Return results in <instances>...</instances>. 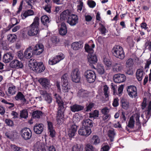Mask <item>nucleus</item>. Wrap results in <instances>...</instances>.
<instances>
[{
    "label": "nucleus",
    "instance_id": "obj_1",
    "mask_svg": "<svg viewBox=\"0 0 151 151\" xmlns=\"http://www.w3.org/2000/svg\"><path fill=\"white\" fill-rule=\"evenodd\" d=\"M56 100V102L58 104L57 113L56 114V120L57 124H61L64 122V113L66 109L64 106L63 102L60 100L61 97L57 93L54 95Z\"/></svg>",
    "mask_w": 151,
    "mask_h": 151
},
{
    "label": "nucleus",
    "instance_id": "obj_2",
    "mask_svg": "<svg viewBox=\"0 0 151 151\" xmlns=\"http://www.w3.org/2000/svg\"><path fill=\"white\" fill-rule=\"evenodd\" d=\"M60 17L62 20H66L67 22L71 26L75 25L78 23L77 16L72 14L68 10L63 12L60 15Z\"/></svg>",
    "mask_w": 151,
    "mask_h": 151
},
{
    "label": "nucleus",
    "instance_id": "obj_3",
    "mask_svg": "<svg viewBox=\"0 0 151 151\" xmlns=\"http://www.w3.org/2000/svg\"><path fill=\"white\" fill-rule=\"evenodd\" d=\"M40 18L39 17H35L32 23L28 27L27 34L30 36L37 35L39 32Z\"/></svg>",
    "mask_w": 151,
    "mask_h": 151
},
{
    "label": "nucleus",
    "instance_id": "obj_4",
    "mask_svg": "<svg viewBox=\"0 0 151 151\" xmlns=\"http://www.w3.org/2000/svg\"><path fill=\"white\" fill-rule=\"evenodd\" d=\"M112 52L114 55L117 58L122 60L124 58V53L123 49L119 45H116L114 47Z\"/></svg>",
    "mask_w": 151,
    "mask_h": 151
},
{
    "label": "nucleus",
    "instance_id": "obj_5",
    "mask_svg": "<svg viewBox=\"0 0 151 151\" xmlns=\"http://www.w3.org/2000/svg\"><path fill=\"white\" fill-rule=\"evenodd\" d=\"M84 76L86 81L89 83H93L95 80L96 75L92 70H88L84 73Z\"/></svg>",
    "mask_w": 151,
    "mask_h": 151
},
{
    "label": "nucleus",
    "instance_id": "obj_6",
    "mask_svg": "<svg viewBox=\"0 0 151 151\" xmlns=\"http://www.w3.org/2000/svg\"><path fill=\"white\" fill-rule=\"evenodd\" d=\"M81 73L78 68H76L73 69L71 74L72 80L76 83H79L81 79Z\"/></svg>",
    "mask_w": 151,
    "mask_h": 151
},
{
    "label": "nucleus",
    "instance_id": "obj_7",
    "mask_svg": "<svg viewBox=\"0 0 151 151\" xmlns=\"http://www.w3.org/2000/svg\"><path fill=\"white\" fill-rule=\"evenodd\" d=\"M21 137L25 140L30 139L32 136V132L30 129L25 127L22 129L20 132Z\"/></svg>",
    "mask_w": 151,
    "mask_h": 151
},
{
    "label": "nucleus",
    "instance_id": "obj_8",
    "mask_svg": "<svg viewBox=\"0 0 151 151\" xmlns=\"http://www.w3.org/2000/svg\"><path fill=\"white\" fill-rule=\"evenodd\" d=\"M36 61L33 62L32 70L37 73H40L43 72L45 69L43 63L42 62L37 63Z\"/></svg>",
    "mask_w": 151,
    "mask_h": 151
},
{
    "label": "nucleus",
    "instance_id": "obj_9",
    "mask_svg": "<svg viewBox=\"0 0 151 151\" xmlns=\"http://www.w3.org/2000/svg\"><path fill=\"white\" fill-rule=\"evenodd\" d=\"M64 58V55L63 53L58 54L55 57L50 58L49 60V63L51 65L55 64L63 59Z\"/></svg>",
    "mask_w": 151,
    "mask_h": 151
},
{
    "label": "nucleus",
    "instance_id": "obj_10",
    "mask_svg": "<svg viewBox=\"0 0 151 151\" xmlns=\"http://www.w3.org/2000/svg\"><path fill=\"white\" fill-rule=\"evenodd\" d=\"M127 90L128 94L130 97L135 98L137 96V89L136 86H129L127 87Z\"/></svg>",
    "mask_w": 151,
    "mask_h": 151
},
{
    "label": "nucleus",
    "instance_id": "obj_11",
    "mask_svg": "<svg viewBox=\"0 0 151 151\" xmlns=\"http://www.w3.org/2000/svg\"><path fill=\"white\" fill-rule=\"evenodd\" d=\"M78 133L80 135L87 137L91 134V129L86 128L82 125L79 129Z\"/></svg>",
    "mask_w": 151,
    "mask_h": 151
},
{
    "label": "nucleus",
    "instance_id": "obj_12",
    "mask_svg": "<svg viewBox=\"0 0 151 151\" xmlns=\"http://www.w3.org/2000/svg\"><path fill=\"white\" fill-rule=\"evenodd\" d=\"M44 47L43 45L41 44H37L34 47L32 51L34 55H40L43 51Z\"/></svg>",
    "mask_w": 151,
    "mask_h": 151
},
{
    "label": "nucleus",
    "instance_id": "obj_13",
    "mask_svg": "<svg viewBox=\"0 0 151 151\" xmlns=\"http://www.w3.org/2000/svg\"><path fill=\"white\" fill-rule=\"evenodd\" d=\"M126 79V77L124 74H118L114 75L113 80L116 83H120L124 81Z\"/></svg>",
    "mask_w": 151,
    "mask_h": 151
},
{
    "label": "nucleus",
    "instance_id": "obj_14",
    "mask_svg": "<svg viewBox=\"0 0 151 151\" xmlns=\"http://www.w3.org/2000/svg\"><path fill=\"white\" fill-rule=\"evenodd\" d=\"M11 68L16 69L22 68L23 65L21 62L17 59L13 60L10 64Z\"/></svg>",
    "mask_w": 151,
    "mask_h": 151
},
{
    "label": "nucleus",
    "instance_id": "obj_15",
    "mask_svg": "<svg viewBox=\"0 0 151 151\" xmlns=\"http://www.w3.org/2000/svg\"><path fill=\"white\" fill-rule=\"evenodd\" d=\"M24 61L26 59H29L30 58L34 55L32 51V48L31 46H29L28 47L25 51L24 52Z\"/></svg>",
    "mask_w": 151,
    "mask_h": 151
},
{
    "label": "nucleus",
    "instance_id": "obj_16",
    "mask_svg": "<svg viewBox=\"0 0 151 151\" xmlns=\"http://www.w3.org/2000/svg\"><path fill=\"white\" fill-rule=\"evenodd\" d=\"M135 122L134 116H131L128 122V124L125 128V129L127 131L129 132V133L132 132L129 129V128L131 129L134 128Z\"/></svg>",
    "mask_w": 151,
    "mask_h": 151
},
{
    "label": "nucleus",
    "instance_id": "obj_17",
    "mask_svg": "<svg viewBox=\"0 0 151 151\" xmlns=\"http://www.w3.org/2000/svg\"><path fill=\"white\" fill-rule=\"evenodd\" d=\"M34 132L37 134H40L43 130V125L42 124H36L34 127Z\"/></svg>",
    "mask_w": 151,
    "mask_h": 151
},
{
    "label": "nucleus",
    "instance_id": "obj_18",
    "mask_svg": "<svg viewBox=\"0 0 151 151\" xmlns=\"http://www.w3.org/2000/svg\"><path fill=\"white\" fill-rule=\"evenodd\" d=\"M121 106L123 109L125 110H127L130 107L129 102L126 99L123 98L120 101Z\"/></svg>",
    "mask_w": 151,
    "mask_h": 151
},
{
    "label": "nucleus",
    "instance_id": "obj_19",
    "mask_svg": "<svg viewBox=\"0 0 151 151\" xmlns=\"http://www.w3.org/2000/svg\"><path fill=\"white\" fill-rule=\"evenodd\" d=\"M70 110L72 112H78L83 110L84 107L83 106L75 104L70 106Z\"/></svg>",
    "mask_w": 151,
    "mask_h": 151
},
{
    "label": "nucleus",
    "instance_id": "obj_20",
    "mask_svg": "<svg viewBox=\"0 0 151 151\" xmlns=\"http://www.w3.org/2000/svg\"><path fill=\"white\" fill-rule=\"evenodd\" d=\"M93 121L89 119L83 120L82 122V125L88 129L91 128L93 126Z\"/></svg>",
    "mask_w": 151,
    "mask_h": 151
},
{
    "label": "nucleus",
    "instance_id": "obj_21",
    "mask_svg": "<svg viewBox=\"0 0 151 151\" xmlns=\"http://www.w3.org/2000/svg\"><path fill=\"white\" fill-rule=\"evenodd\" d=\"M88 62L91 64H95L97 62V58L96 56L94 53L88 54Z\"/></svg>",
    "mask_w": 151,
    "mask_h": 151
},
{
    "label": "nucleus",
    "instance_id": "obj_22",
    "mask_svg": "<svg viewBox=\"0 0 151 151\" xmlns=\"http://www.w3.org/2000/svg\"><path fill=\"white\" fill-rule=\"evenodd\" d=\"M39 81L42 86L46 89L50 86V81L46 78H41L39 80Z\"/></svg>",
    "mask_w": 151,
    "mask_h": 151
},
{
    "label": "nucleus",
    "instance_id": "obj_23",
    "mask_svg": "<svg viewBox=\"0 0 151 151\" xmlns=\"http://www.w3.org/2000/svg\"><path fill=\"white\" fill-rule=\"evenodd\" d=\"M67 33V28L65 23L63 22L61 23V27L59 30V33L61 35H64Z\"/></svg>",
    "mask_w": 151,
    "mask_h": 151
},
{
    "label": "nucleus",
    "instance_id": "obj_24",
    "mask_svg": "<svg viewBox=\"0 0 151 151\" xmlns=\"http://www.w3.org/2000/svg\"><path fill=\"white\" fill-rule=\"evenodd\" d=\"M13 56L11 53L9 52L5 54L3 58V61L5 63L9 62L13 59Z\"/></svg>",
    "mask_w": 151,
    "mask_h": 151
},
{
    "label": "nucleus",
    "instance_id": "obj_25",
    "mask_svg": "<svg viewBox=\"0 0 151 151\" xmlns=\"http://www.w3.org/2000/svg\"><path fill=\"white\" fill-rule=\"evenodd\" d=\"M83 46V43L81 41L75 42L72 44V48L74 50H77L82 48Z\"/></svg>",
    "mask_w": 151,
    "mask_h": 151
},
{
    "label": "nucleus",
    "instance_id": "obj_26",
    "mask_svg": "<svg viewBox=\"0 0 151 151\" xmlns=\"http://www.w3.org/2000/svg\"><path fill=\"white\" fill-rule=\"evenodd\" d=\"M16 100H20L22 101L23 103H25L26 102V99L25 98L24 95L21 92H19L15 97Z\"/></svg>",
    "mask_w": 151,
    "mask_h": 151
},
{
    "label": "nucleus",
    "instance_id": "obj_27",
    "mask_svg": "<svg viewBox=\"0 0 151 151\" xmlns=\"http://www.w3.org/2000/svg\"><path fill=\"white\" fill-rule=\"evenodd\" d=\"M42 23L45 26L48 27V24L50 22L49 17L46 15L42 16L41 17Z\"/></svg>",
    "mask_w": 151,
    "mask_h": 151
},
{
    "label": "nucleus",
    "instance_id": "obj_28",
    "mask_svg": "<svg viewBox=\"0 0 151 151\" xmlns=\"http://www.w3.org/2000/svg\"><path fill=\"white\" fill-rule=\"evenodd\" d=\"M123 68V65L121 64L116 63L114 65L113 70L114 72L120 71Z\"/></svg>",
    "mask_w": 151,
    "mask_h": 151
},
{
    "label": "nucleus",
    "instance_id": "obj_29",
    "mask_svg": "<svg viewBox=\"0 0 151 151\" xmlns=\"http://www.w3.org/2000/svg\"><path fill=\"white\" fill-rule=\"evenodd\" d=\"M68 76L67 73L63 74L61 77V82L62 85H64L65 86L68 85Z\"/></svg>",
    "mask_w": 151,
    "mask_h": 151
},
{
    "label": "nucleus",
    "instance_id": "obj_30",
    "mask_svg": "<svg viewBox=\"0 0 151 151\" xmlns=\"http://www.w3.org/2000/svg\"><path fill=\"white\" fill-rule=\"evenodd\" d=\"M143 73L142 69L140 68L137 70L136 72V76L139 81H141L142 80Z\"/></svg>",
    "mask_w": 151,
    "mask_h": 151
},
{
    "label": "nucleus",
    "instance_id": "obj_31",
    "mask_svg": "<svg viewBox=\"0 0 151 151\" xmlns=\"http://www.w3.org/2000/svg\"><path fill=\"white\" fill-rule=\"evenodd\" d=\"M17 39V36L15 34H10L7 36V39L8 41L10 42L13 43Z\"/></svg>",
    "mask_w": 151,
    "mask_h": 151
},
{
    "label": "nucleus",
    "instance_id": "obj_32",
    "mask_svg": "<svg viewBox=\"0 0 151 151\" xmlns=\"http://www.w3.org/2000/svg\"><path fill=\"white\" fill-rule=\"evenodd\" d=\"M115 133L114 130H109L108 132V136L111 142L114 141Z\"/></svg>",
    "mask_w": 151,
    "mask_h": 151
},
{
    "label": "nucleus",
    "instance_id": "obj_33",
    "mask_svg": "<svg viewBox=\"0 0 151 151\" xmlns=\"http://www.w3.org/2000/svg\"><path fill=\"white\" fill-rule=\"evenodd\" d=\"M34 11L31 9H28L23 14V16L24 18L22 17L23 19H24L28 16L33 15L34 14Z\"/></svg>",
    "mask_w": 151,
    "mask_h": 151
},
{
    "label": "nucleus",
    "instance_id": "obj_34",
    "mask_svg": "<svg viewBox=\"0 0 151 151\" xmlns=\"http://www.w3.org/2000/svg\"><path fill=\"white\" fill-rule=\"evenodd\" d=\"M42 114V112L40 111L36 110L32 112V116L33 118H40Z\"/></svg>",
    "mask_w": 151,
    "mask_h": 151
},
{
    "label": "nucleus",
    "instance_id": "obj_35",
    "mask_svg": "<svg viewBox=\"0 0 151 151\" xmlns=\"http://www.w3.org/2000/svg\"><path fill=\"white\" fill-rule=\"evenodd\" d=\"M1 101L4 103L8 105V106H6V107H7L8 109L11 110H14L13 107L14 106V104L10 102H9L4 99H3L1 100Z\"/></svg>",
    "mask_w": 151,
    "mask_h": 151
},
{
    "label": "nucleus",
    "instance_id": "obj_36",
    "mask_svg": "<svg viewBox=\"0 0 151 151\" xmlns=\"http://www.w3.org/2000/svg\"><path fill=\"white\" fill-rule=\"evenodd\" d=\"M101 26L99 28V30L100 31L101 34L104 35H106V33L108 31L106 28L102 24H100Z\"/></svg>",
    "mask_w": 151,
    "mask_h": 151
},
{
    "label": "nucleus",
    "instance_id": "obj_37",
    "mask_svg": "<svg viewBox=\"0 0 151 151\" xmlns=\"http://www.w3.org/2000/svg\"><path fill=\"white\" fill-rule=\"evenodd\" d=\"M96 69L98 73L100 75L103 74L104 72V67L102 65H98Z\"/></svg>",
    "mask_w": 151,
    "mask_h": 151
},
{
    "label": "nucleus",
    "instance_id": "obj_38",
    "mask_svg": "<svg viewBox=\"0 0 151 151\" xmlns=\"http://www.w3.org/2000/svg\"><path fill=\"white\" fill-rule=\"evenodd\" d=\"M28 113L26 109H23L20 112V116L21 118L26 119L28 116Z\"/></svg>",
    "mask_w": 151,
    "mask_h": 151
},
{
    "label": "nucleus",
    "instance_id": "obj_39",
    "mask_svg": "<svg viewBox=\"0 0 151 151\" xmlns=\"http://www.w3.org/2000/svg\"><path fill=\"white\" fill-rule=\"evenodd\" d=\"M7 138L11 139H13L14 137V132L12 131L6 132L5 134Z\"/></svg>",
    "mask_w": 151,
    "mask_h": 151
},
{
    "label": "nucleus",
    "instance_id": "obj_40",
    "mask_svg": "<svg viewBox=\"0 0 151 151\" xmlns=\"http://www.w3.org/2000/svg\"><path fill=\"white\" fill-rule=\"evenodd\" d=\"M92 142L93 145H96L100 142V139L98 136L94 135L92 138Z\"/></svg>",
    "mask_w": 151,
    "mask_h": 151
},
{
    "label": "nucleus",
    "instance_id": "obj_41",
    "mask_svg": "<svg viewBox=\"0 0 151 151\" xmlns=\"http://www.w3.org/2000/svg\"><path fill=\"white\" fill-rule=\"evenodd\" d=\"M85 49L86 51L89 54L93 53V50L91 47L88 44H86L85 46Z\"/></svg>",
    "mask_w": 151,
    "mask_h": 151
},
{
    "label": "nucleus",
    "instance_id": "obj_42",
    "mask_svg": "<svg viewBox=\"0 0 151 151\" xmlns=\"http://www.w3.org/2000/svg\"><path fill=\"white\" fill-rule=\"evenodd\" d=\"M82 150L81 146L77 144L73 146L72 148V151H82Z\"/></svg>",
    "mask_w": 151,
    "mask_h": 151
},
{
    "label": "nucleus",
    "instance_id": "obj_43",
    "mask_svg": "<svg viewBox=\"0 0 151 151\" xmlns=\"http://www.w3.org/2000/svg\"><path fill=\"white\" fill-rule=\"evenodd\" d=\"M134 64L133 60L131 58L129 59L126 62V65L128 67H131L133 66Z\"/></svg>",
    "mask_w": 151,
    "mask_h": 151
},
{
    "label": "nucleus",
    "instance_id": "obj_44",
    "mask_svg": "<svg viewBox=\"0 0 151 151\" xmlns=\"http://www.w3.org/2000/svg\"><path fill=\"white\" fill-rule=\"evenodd\" d=\"M79 4L77 6V11L78 12H80L82 10L83 6V3L82 1L80 0L79 2Z\"/></svg>",
    "mask_w": 151,
    "mask_h": 151
},
{
    "label": "nucleus",
    "instance_id": "obj_45",
    "mask_svg": "<svg viewBox=\"0 0 151 151\" xmlns=\"http://www.w3.org/2000/svg\"><path fill=\"white\" fill-rule=\"evenodd\" d=\"M87 4L90 8H93L96 5V2L92 0H88Z\"/></svg>",
    "mask_w": 151,
    "mask_h": 151
},
{
    "label": "nucleus",
    "instance_id": "obj_46",
    "mask_svg": "<svg viewBox=\"0 0 151 151\" xmlns=\"http://www.w3.org/2000/svg\"><path fill=\"white\" fill-rule=\"evenodd\" d=\"M85 151H94L93 146L90 144H86L85 147Z\"/></svg>",
    "mask_w": 151,
    "mask_h": 151
},
{
    "label": "nucleus",
    "instance_id": "obj_47",
    "mask_svg": "<svg viewBox=\"0 0 151 151\" xmlns=\"http://www.w3.org/2000/svg\"><path fill=\"white\" fill-rule=\"evenodd\" d=\"M103 61L105 65L108 67H110L111 65V62L110 61L109 59L107 58L106 57L104 58Z\"/></svg>",
    "mask_w": 151,
    "mask_h": 151
},
{
    "label": "nucleus",
    "instance_id": "obj_48",
    "mask_svg": "<svg viewBox=\"0 0 151 151\" xmlns=\"http://www.w3.org/2000/svg\"><path fill=\"white\" fill-rule=\"evenodd\" d=\"M5 122L7 126L9 127H12L14 126L13 122L9 119H6Z\"/></svg>",
    "mask_w": 151,
    "mask_h": 151
},
{
    "label": "nucleus",
    "instance_id": "obj_49",
    "mask_svg": "<svg viewBox=\"0 0 151 151\" xmlns=\"http://www.w3.org/2000/svg\"><path fill=\"white\" fill-rule=\"evenodd\" d=\"M15 86H13L9 87L8 89V91L9 94H14L15 93Z\"/></svg>",
    "mask_w": 151,
    "mask_h": 151
},
{
    "label": "nucleus",
    "instance_id": "obj_50",
    "mask_svg": "<svg viewBox=\"0 0 151 151\" xmlns=\"http://www.w3.org/2000/svg\"><path fill=\"white\" fill-rule=\"evenodd\" d=\"M99 115V111L97 110H95L92 113H90L89 117L91 118L98 117Z\"/></svg>",
    "mask_w": 151,
    "mask_h": 151
},
{
    "label": "nucleus",
    "instance_id": "obj_51",
    "mask_svg": "<svg viewBox=\"0 0 151 151\" xmlns=\"http://www.w3.org/2000/svg\"><path fill=\"white\" fill-rule=\"evenodd\" d=\"M50 40L52 43L54 44H56L59 42V39L55 36H52L50 38Z\"/></svg>",
    "mask_w": 151,
    "mask_h": 151
},
{
    "label": "nucleus",
    "instance_id": "obj_52",
    "mask_svg": "<svg viewBox=\"0 0 151 151\" xmlns=\"http://www.w3.org/2000/svg\"><path fill=\"white\" fill-rule=\"evenodd\" d=\"M11 147L14 151H22V149L21 147L17 146L15 145H11Z\"/></svg>",
    "mask_w": 151,
    "mask_h": 151
},
{
    "label": "nucleus",
    "instance_id": "obj_53",
    "mask_svg": "<svg viewBox=\"0 0 151 151\" xmlns=\"http://www.w3.org/2000/svg\"><path fill=\"white\" fill-rule=\"evenodd\" d=\"M17 56L18 58L21 60L24 61V54H23L22 51H19L17 52Z\"/></svg>",
    "mask_w": 151,
    "mask_h": 151
},
{
    "label": "nucleus",
    "instance_id": "obj_54",
    "mask_svg": "<svg viewBox=\"0 0 151 151\" xmlns=\"http://www.w3.org/2000/svg\"><path fill=\"white\" fill-rule=\"evenodd\" d=\"M151 64V54L150 58L146 61V63L145 64V69L149 68L150 65Z\"/></svg>",
    "mask_w": 151,
    "mask_h": 151
},
{
    "label": "nucleus",
    "instance_id": "obj_55",
    "mask_svg": "<svg viewBox=\"0 0 151 151\" xmlns=\"http://www.w3.org/2000/svg\"><path fill=\"white\" fill-rule=\"evenodd\" d=\"M119 99L118 98H116L114 99L112 103V105L114 107H116L119 106Z\"/></svg>",
    "mask_w": 151,
    "mask_h": 151
},
{
    "label": "nucleus",
    "instance_id": "obj_56",
    "mask_svg": "<svg viewBox=\"0 0 151 151\" xmlns=\"http://www.w3.org/2000/svg\"><path fill=\"white\" fill-rule=\"evenodd\" d=\"M125 112L123 111L122 112V114L120 116L121 120L122 122L123 123L126 121V117L125 116Z\"/></svg>",
    "mask_w": 151,
    "mask_h": 151
},
{
    "label": "nucleus",
    "instance_id": "obj_57",
    "mask_svg": "<svg viewBox=\"0 0 151 151\" xmlns=\"http://www.w3.org/2000/svg\"><path fill=\"white\" fill-rule=\"evenodd\" d=\"M110 149V147L107 144L103 145L101 148V150L102 151H109Z\"/></svg>",
    "mask_w": 151,
    "mask_h": 151
},
{
    "label": "nucleus",
    "instance_id": "obj_58",
    "mask_svg": "<svg viewBox=\"0 0 151 151\" xmlns=\"http://www.w3.org/2000/svg\"><path fill=\"white\" fill-rule=\"evenodd\" d=\"M45 100L49 104H50L52 101V99L48 94L45 97Z\"/></svg>",
    "mask_w": 151,
    "mask_h": 151
},
{
    "label": "nucleus",
    "instance_id": "obj_59",
    "mask_svg": "<svg viewBox=\"0 0 151 151\" xmlns=\"http://www.w3.org/2000/svg\"><path fill=\"white\" fill-rule=\"evenodd\" d=\"M94 104L93 103H90L86 107V111H91V109L94 106Z\"/></svg>",
    "mask_w": 151,
    "mask_h": 151
},
{
    "label": "nucleus",
    "instance_id": "obj_60",
    "mask_svg": "<svg viewBox=\"0 0 151 151\" xmlns=\"http://www.w3.org/2000/svg\"><path fill=\"white\" fill-rule=\"evenodd\" d=\"M48 130L54 129L52 123L49 121H47Z\"/></svg>",
    "mask_w": 151,
    "mask_h": 151
},
{
    "label": "nucleus",
    "instance_id": "obj_61",
    "mask_svg": "<svg viewBox=\"0 0 151 151\" xmlns=\"http://www.w3.org/2000/svg\"><path fill=\"white\" fill-rule=\"evenodd\" d=\"M108 89V87L106 85H105L104 86V94L106 97H107L108 96V94L107 93V91Z\"/></svg>",
    "mask_w": 151,
    "mask_h": 151
},
{
    "label": "nucleus",
    "instance_id": "obj_62",
    "mask_svg": "<svg viewBox=\"0 0 151 151\" xmlns=\"http://www.w3.org/2000/svg\"><path fill=\"white\" fill-rule=\"evenodd\" d=\"M101 112L103 114H109V109L107 107H104L101 110Z\"/></svg>",
    "mask_w": 151,
    "mask_h": 151
},
{
    "label": "nucleus",
    "instance_id": "obj_63",
    "mask_svg": "<svg viewBox=\"0 0 151 151\" xmlns=\"http://www.w3.org/2000/svg\"><path fill=\"white\" fill-rule=\"evenodd\" d=\"M50 132V135L52 138H53L55 136V132L54 129L49 130Z\"/></svg>",
    "mask_w": 151,
    "mask_h": 151
},
{
    "label": "nucleus",
    "instance_id": "obj_64",
    "mask_svg": "<svg viewBox=\"0 0 151 151\" xmlns=\"http://www.w3.org/2000/svg\"><path fill=\"white\" fill-rule=\"evenodd\" d=\"M11 22L12 24L14 26L18 23L17 19L15 18H12L11 20Z\"/></svg>",
    "mask_w": 151,
    "mask_h": 151
}]
</instances>
